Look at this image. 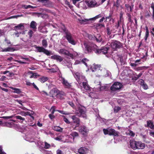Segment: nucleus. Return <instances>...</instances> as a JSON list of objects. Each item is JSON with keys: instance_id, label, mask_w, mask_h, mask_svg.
<instances>
[{"instance_id": "f257e3e1", "label": "nucleus", "mask_w": 154, "mask_h": 154, "mask_svg": "<svg viewBox=\"0 0 154 154\" xmlns=\"http://www.w3.org/2000/svg\"><path fill=\"white\" fill-rule=\"evenodd\" d=\"M84 45L88 53H91L93 51L97 54H105L107 53V51L109 49V48L104 47L99 49L96 45L90 42L88 43H84Z\"/></svg>"}, {"instance_id": "f03ea898", "label": "nucleus", "mask_w": 154, "mask_h": 154, "mask_svg": "<svg viewBox=\"0 0 154 154\" xmlns=\"http://www.w3.org/2000/svg\"><path fill=\"white\" fill-rule=\"evenodd\" d=\"M60 27L65 33V37L68 42L73 45H75L76 44V42L74 39L71 33L66 29L64 25H62Z\"/></svg>"}, {"instance_id": "7ed1b4c3", "label": "nucleus", "mask_w": 154, "mask_h": 154, "mask_svg": "<svg viewBox=\"0 0 154 154\" xmlns=\"http://www.w3.org/2000/svg\"><path fill=\"white\" fill-rule=\"evenodd\" d=\"M54 93H56V97L61 100L64 99V97L65 95V93L63 91H60L57 88H54L51 90L50 92V96L54 97Z\"/></svg>"}, {"instance_id": "20e7f679", "label": "nucleus", "mask_w": 154, "mask_h": 154, "mask_svg": "<svg viewBox=\"0 0 154 154\" xmlns=\"http://www.w3.org/2000/svg\"><path fill=\"white\" fill-rule=\"evenodd\" d=\"M103 131L104 134H109V135H113L115 136H118L119 135V133L116 131L114 129L110 128H107L106 129H103Z\"/></svg>"}, {"instance_id": "39448f33", "label": "nucleus", "mask_w": 154, "mask_h": 154, "mask_svg": "<svg viewBox=\"0 0 154 154\" xmlns=\"http://www.w3.org/2000/svg\"><path fill=\"white\" fill-rule=\"evenodd\" d=\"M111 46L114 51H117L118 49L123 47V44L119 41L115 40L111 42Z\"/></svg>"}, {"instance_id": "423d86ee", "label": "nucleus", "mask_w": 154, "mask_h": 154, "mask_svg": "<svg viewBox=\"0 0 154 154\" xmlns=\"http://www.w3.org/2000/svg\"><path fill=\"white\" fill-rule=\"evenodd\" d=\"M75 114L79 117H82L85 119H87L86 112L82 107H79L76 111Z\"/></svg>"}, {"instance_id": "0eeeda50", "label": "nucleus", "mask_w": 154, "mask_h": 154, "mask_svg": "<svg viewBox=\"0 0 154 154\" xmlns=\"http://www.w3.org/2000/svg\"><path fill=\"white\" fill-rule=\"evenodd\" d=\"M74 76L79 84L83 82L86 81L85 77L79 72L75 73Z\"/></svg>"}, {"instance_id": "6e6552de", "label": "nucleus", "mask_w": 154, "mask_h": 154, "mask_svg": "<svg viewBox=\"0 0 154 154\" xmlns=\"http://www.w3.org/2000/svg\"><path fill=\"white\" fill-rule=\"evenodd\" d=\"M122 87V85L120 82H115L110 87V90L112 91H116L119 90Z\"/></svg>"}, {"instance_id": "1a4fd4ad", "label": "nucleus", "mask_w": 154, "mask_h": 154, "mask_svg": "<svg viewBox=\"0 0 154 154\" xmlns=\"http://www.w3.org/2000/svg\"><path fill=\"white\" fill-rule=\"evenodd\" d=\"M102 17V15H101V14H100L94 17L91 18L89 19V20H94L96 19H98V18H100ZM78 21L82 23H84L85 24H86L87 23V22L89 20H88L86 19H82V18H80L78 19Z\"/></svg>"}, {"instance_id": "9d476101", "label": "nucleus", "mask_w": 154, "mask_h": 154, "mask_svg": "<svg viewBox=\"0 0 154 154\" xmlns=\"http://www.w3.org/2000/svg\"><path fill=\"white\" fill-rule=\"evenodd\" d=\"M94 83L96 86V87H94V88L97 90V91H102L106 89V86H101V82L100 81L99 82L95 81Z\"/></svg>"}, {"instance_id": "9b49d317", "label": "nucleus", "mask_w": 154, "mask_h": 154, "mask_svg": "<svg viewBox=\"0 0 154 154\" xmlns=\"http://www.w3.org/2000/svg\"><path fill=\"white\" fill-rule=\"evenodd\" d=\"M39 2L47 7H51L53 6L52 2L49 0H39Z\"/></svg>"}, {"instance_id": "f8f14e48", "label": "nucleus", "mask_w": 154, "mask_h": 154, "mask_svg": "<svg viewBox=\"0 0 154 154\" xmlns=\"http://www.w3.org/2000/svg\"><path fill=\"white\" fill-rule=\"evenodd\" d=\"M79 131L83 135H85L88 131V130L85 125H82L79 127Z\"/></svg>"}, {"instance_id": "ddd939ff", "label": "nucleus", "mask_w": 154, "mask_h": 154, "mask_svg": "<svg viewBox=\"0 0 154 154\" xmlns=\"http://www.w3.org/2000/svg\"><path fill=\"white\" fill-rule=\"evenodd\" d=\"M89 149L85 147H81L78 149V152L79 154H85L86 153H90Z\"/></svg>"}, {"instance_id": "4468645a", "label": "nucleus", "mask_w": 154, "mask_h": 154, "mask_svg": "<svg viewBox=\"0 0 154 154\" xmlns=\"http://www.w3.org/2000/svg\"><path fill=\"white\" fill-rule=\"evenodd\" d=\"M39 52H43L47 56H50L51 54V52L48 51L42 47H39Z\"/></svg>"}, {"instance_id": "2eb2a0df", "label": "nucleus", "mask_w": 154, "mask_h": 154, "mask_svg": "<svg viewBox=\"0 0 154 154\" xmlns=\"http://www.w3.org/2000/svg\"><path fill=\"white\" fill-rule=\"evenodd\" d=\"M70 117L71 118L73 121L71 123V125H72L73 123H80V119L76 117L75 115L71 116Z\"/></svg>"}, {"instance_id": "dca6fc26", "label": "nucleus", "mask_w": 154, "mask_h": 154, "mask_svg": "<svg viewBox=\"0 0 154 154\" xmlns=\"http://www.w3.org/2000/svg\"><path fill=\"white\" fill-rule=\"evenodd\" d=\"M82 86V88L87 91H90L91 89V88L88 85L87 81L85 82H83Z\"/></svg>"}, {"instance_id": "f3484780", "label": "nucleus", "mask_w": 154, "mask_h": 154, "mask_svg": "<svg viewBox=\"0 0 154 154\" xmlns=\"http://www.w3.org/2000/svg\"><path fill=\"white\" fill-rule=\"evenodd\" d=\"M59 52L60 53L70 57H72L73 55L69 52V51L64 49H60L59 51Z\"/></svg>"}, {"instance_id": "a211bd4d", "label": "nucleus", "mask_w": 154, "mask_h": 154, "mask_svg": "<svg viewBox=\"0 0 154 154\" xmlns=\"http://www.w3.org/2000/svg\"><path fill=\"white\" fill-rule=\"evenodd\" d=\"M51 68L48 69H47L51 72L52 73H54L57 72L58 70V68L54 64L52 65L49 66Z\"/></svg>"}, {"instance_id": "6ab92c4d", "label": "nucleus", "mask_w": 154, "mask_h": 154, "mask_svg": "<svg viewBox=\"0 0 154 154\" xmlns=\"http://www.w3.org/2000/svg\"><path fill=\"white\" fill-rule=\"evenodd\" d=\"M88 5L90 7L93 8L99 6V5L97 4L94 0H92L88 2Z\"/></svg>"}, {"instance_id": "aec40b11", "label": "nucleus", "mask_w": 154, "mask_h": 154, "mask_svg": "<svg viewBox=\"0 0 154 154\" xmlns=\"http://www.w3.org/2000/svg\"><path fill=\"white\" fill-rule=\"evenodd\" d=\"M21 115L22 116H29L31 118V121L33 120L34 119V117L33 116H32V115L34 113H31L30 112H24L23 111L21 112Z\"/></svg>"}, {"instance_id": "412c9836", "label": "nucleus", "mask_w": 154, "mask_h": 154, "mask_svg": "<svg viewBox=\"0 0 154 154\" xmlns=\"http://www.w3.org/2000/svg\"><path fill=\"white\" fill-rule=\"evenodd\" d=\"M130 146L131 148L134 149H137V146H136L137 141L134 140H130Z\"/></svg>"}, {"instance_id": "4be33fe9", "label": "nucleus", "mask_w": 154, "mask_h": 154, "mask_svg": "<svg viewBox=\"0 0 154 154\" xmlns=\"http://www.w3.org/2000/svg\"><path fill=\"white\" fill-rule=\"evenodd\" d=\"M95 41H96V42L98 43L102 42V43H103L104 42V41H103L102 37L100 34H97V35L95 36Z\"/></svg>"}, {"instance_id": "5701e85b", "label": "nucleus", "mask_w": 154, "mask_h": 154, "mask_svg": "<svg viewBox=\"0 0 154 154\" xmlns=\"http://www.w3.org/2000/svg\"><path fill=\"white\" fill-rule=\"evenodd\" d=\"M137 149H143L145 147V144L142 143L140 141H137Z\"/></svg>"}, {"instance_id": "b1692460", "label": "nucleus", "mask_w": 154, "mask_h": 154, "mask_svg": "<svg viewBox=\"0 0 154 154\" xmlns=\"http://www.w3.org/2000/svg\"><path fill=\"white\" fill-rule=\"evenodd\" d=\"M147 122V125H145V127H148L152 129H154V125L151 120L148 121Z\"/></svg>"}, {"instance_id": "393cba45", "label": "nucleus", "mask_w": 154, "mask_h": 154, "mask_svg": "<svg viewBox=\"0 0 154 154\" xmlns=\"http://www.w3.org/2000/svg\"><path fill=\"white\" fill-rule=\"evenodd\" d=\"M51 59L56 60L57 61H59L60 62L63 60L62 57L59 56L57 55H54L51 57Z\"/></svg>"}, {"instance_id": "a878e982", "label": "nucleus", "mask_w": 154, "mask_h": 154, "mask_svg": "<svg viewBox=\"0 0 154 154\" xmlns=\"http://www.w3.org/2000/svg\"><path fill=\"white\" fill-rule=\"evenodd\" d=\"M26 76L29 78H35L36 75L33 73L32 71H29L27 73Z\"/></svg>"}, {"instance_id": "bb28decb", "label": "nucleus", "mask_w": 154, "mask_h": 154, "mask_svg": "<svg viewBox=\"0 0 154 154\" xmlns=\"http://www.w3.org/2000/svg\"><path fill=\"white\" fill-rule=\"evenodd\" d=\"M125 6L127 9L128 12H131L132 11V9H133L134 5L132 4L131 6H130L128 4H125Z\"/></svg>"}, {"instance_id": "cd10ccee", "label": "nucleus", "mask_w": 154, "mask_h": 154, "mask_svg": "<svg viewBox=\"0 0 154 154\" xmlns=\"http://www.w3.org/2000/svg\"><path fill=\"white\" fill-rule=\"evenodd\" d=\"M61 79L62 80V83L64 85L67 87H69L70 86L69 83L64 78H61Z\"/></svg>"}, {"instance_id": "c85d7f7f", "label": "nucleus", "mask_w": 154, "mask_h": 154, "mask_svg": "<svg viewBox=\"0 0 154 154\" xmlns=\"http://www.w3.org/2000/svg\"><path fill=\"white\" fill-rule=\"evenodd\" d=\"M145 29H146V33H145V35L144 37V39L145 41H146L149 36V31L148 27L147 26H145Z\"/></svg>"}, {"instance_id": "c756f323", "label": "nucleus", "mask_w": 154, "mask_h": 154, "mask_svg": "<svg viewBox=\"0 0 154 154\" xmlns=\"http://www.w3.org/2000/svg\"><path fill=\"white\" fill-rule=\"evenodd\" d=\"M103 71L104 73L103 75L105 76V77L108 76L111 74V73L109 71L105 69H103Z\"/></svg>"}, {"instance_id": "7c9ffc66", "label": "nucleus", "mask_w": 154, "mask_h": 154, "mask_svg": "<svg viewBox=\"0 0 154 154\" xmlns=\"http://www.w3.org/2000/svg\"><path fill=\"white\" fill-rule=\"evenodd\" d=\"M53 129L55 131L58 132H62L63 130V129L58 126H54L53 127Z\"/></svg>"}, {"instance_id": "2f4dec72", "label": "nucleus", "mask_w": 154, "mask_h": 154, "mask_svg": "<svg viewBox=\"0 0 154 154\" xmlns=\"http://www.w3.org/2000/svg\"><path fill=\"white\" fill-rule=\"evenodd\" d=\"M36 24L34 21H32L31 22L30 24V27L31 28H33V29H36Z\"/></svg>"}, {"instance_id": "473e14b6", "label": "nucleus", "mask_w": 154, "mask_h": 154, "mask_svg": "<svg viewBox=\"0 0 154 154\" xmlns=\"http://www.w3.org/2000/svg\"><path fill=\"white\" fill-rule=\"evenodd\" d=\"M100 67V65H97L94 66L93 67H92L91 68V69L92 71V72H94L97 69H99V68Z\"/></svg>"}, {"instance_id": "72a5a7b5", "label": "nucleus", "mask_w": 154, "mask_h": 154, "mask_svg": "<svg viewBox=\"0 0 154 154\" xmlns=\"http://www.w3.org/2000/svg\"><path fill=\"white\" fill-rule=\"evenodd\" d=\"M15 117L16 119L20 120L21 123H23V122L25 120V119L20 116H15Z\"/></svg>"}, {"instance_id": "f704fd0d", "label": "nucleus", "mask_w": 154, "mask_h": 154, "mask_svg": "<svg viewBox=\"0 0 154 154\" xmlns=\"http://www.w3.org/2000/svg\"><path fill=\"white\" fill-rule=\"evenodd\" d=\"M11 88L12 90H14V93H15L18 94H19L21 92V90L20 89L13 87Z\"/></svg>"}, {"instance_id": "c9c22d12", "label": "nucleus", "mask_w": 154, "mask_h": 154, "mask_svg": "<svg viewBox=\"0 0 154 154\" xmlns=\"http://www.w3.org/2000/svg\"><path fill=\"white\" fill-rule=\"evenodd\" d=\"M48 79V78L47 77L42 76L40 78V81L42 83H44Z\"/></svg>"}, {"instance_id": "e433bc0d", "label": "nucleus", "mask_w": 154, "mask_h": 154, "mask_svg": "<svg viewBox=\"0 0 154 154\" xmlns=\"http://www.w3.org/2000/svg\"><path fill=\"white\" fill-rule=\"evenodd\" d=\"M39 17H41L43 18H45L48 17V16L47 14H44V12H43V13L39 12Z\"/></svg>"}, {"instance_id": "4c0bfd02", "label": "nucleus", "mask_w": 154, "mask_h": 154, "mask_svg": "<svg viewBox=\"0 0 154 154\" xmlns=\"http://www.w3.org/2000/svg\"><path fill=\"white\" fill-rule=\"evenodd\" d=\"M149 67V66H143L138 67L137 69L138 70H142L146 69Z\"/></svg>"}, {"instance_id": "58836bf2", "label": "nucleus", "mask_w": 154, "mask_h": 154, "mask_svg": "<svg viewBox=\"0 0 154 154\" xmlns=\"http://www.w3.org/2000/svg\"><path fill=\"white\" fill-rule=\"evenodd\" d=\"M70 135H71L73 137V140L74 139V137H78L79 136L77 132L74 131V132H72L70 134Z\"/></svg>"}, {"instance_id": "ea45409f", "label": "nucleus", "mask_w": 154, "mask_h": 154, "mask_svg": "<svg viewBox=\"0 0 154 154\" xmlns=\"http://www.w3.org/2000/svg\"><path fill=\"white\" fill-rule=\"evenodd\" d=\"M42 44L44 47L46 48L47 46V41L45 39L43 40L42 41Z\"/></svg>"}, {"instance_id": "a19ab883", "label": "nucleus", "mask_w": 154, "mask_h": 154, "mask_svg": "<svg viewBox=\"0 0 154 154\" xmlns=\"http://www.w3.org/2000/svg\"><path fill=\"white\" fill-rule=\"evenodd\" d=\"M105 25L104 24L98 23L96 25V27L97 28H100L102 27H104Z\"/></svg>"}, {"instance_id": "79ce46f5", "label": "nucleus", "mask_w": 154, "mask_h": 154, "mask_svg": "<svg viewBox=\"0 0 154 154\" xmlns=\"http://www.w3.org/2000/svg\"><path fill=\"white\" fill-rule=\"evenodd\" d=\"M151 7L153 10L152 18L153 20H154V3H153L151 4Z\"/></svg>"}, {"instance_id": "37998d69", "label": "nucleus", "mask_w": 154, "mask_h": 154, "mask_svg": "<svg viewBox=\"0 0 154 154\" xmlns=\"http://www.w3.org/2000/svg\"><path fill=\"white\" fill-rule=\"evenodd\" d=\"M88 37L89 39L95 41V36H94L91 35H89Z\"/></svg>"}, {"instance_id": "c03bdc74", "label": "nucleus", "mask_w": 154, "mask_h": 154, "mask_svg": "<svg viewBox=\"0 0 154 154\" xmlns=\"http://www.w3.org/2000/svg\"><path fill=\"white\" fill-rule=\"evenodd\" d=\"M43 11V12H46L47 13H51V11H50V10H48V9H43L42 8L39 9V11Z\"/></svg>"}, {"instance_id": "a18cd8bd", "label": "nucleus", "mask_w": 154, "mask_h": 154, "mask_svg": "<svg viewBox=\"0 0 154 154\" xmlns=\"http://www.w3.org/2000/svg\"><path fill=\"white\" fill-rule=\"evenodd\" d=\"M55 106H52L50 110V111L51 112V114H53L54 112L55 111Z\"/></svg>"}, {"instance_id": "49530a36", "label": "nucleus", "mask_w": 154, "mask_h": 154, "mask_svg": "<svg viewBox=\"0 0 154 154\" xmlns=\"http://www.w3.org/2000/svg\"><path fill=\"white\" fill-rule=\"evenodd\" d=\"M59 112L62 114L66 115H70V114H71V113L70 112H67L64 111L63 110H60V111H59Z\"/></svg>"}, {"instance_id": "de8ad7c7", "label": "nucleus", "mask_w": 154, "mask_h": 154, "mask_svg": "<svg viewBox=\"0 0 154 154\" xmlns=\"http://www.w3.org/2000/svg\"><path fill=\"white\" fill-rule=\"evenodd\" d=\"M22 7L26 9H27L29 8H33V6L29 5H23Z\"/></svg>"}, {"instance_id": "09e8293b", "label": "nucleus", "mask_w": 154, "mask_h": 154, "mask_svg": "<svg viewBox=\"0 0 154 154\" xmlns=\"http://www.w3.org/2000/svg\"><path fill=\"white\" fill-rule=\"evenodd\" d=\"M51 147V145L46 142H45L44 148L46 149L49 148Z\"/></svg>"}, {"instance_id": "8fccbe9b", "label": "nucleus", "mask_w": 154, "mask_h": 154, "mask_svg": "<svg viewBox=\"0 0 154 154\" xmlns=\"http://www.w3.org/2000/svg\"><path fill=\"white\" fill-rule=\"evenodd\" d=\"M122 17V14H121V16L120 17V20L118 21V23L115 26V27L116 28L118 29L120 23L121 22V18Z\"/></svg>"}, {"instance_id": "3c124183", "label": "nucleus", "mask_w": 154, "mask_h": 154, "mask_svg": "<svg viewBox=\"0 0 154 154\" xmlns=\"http://www.w3.org/2000/svg\"><path fill=\"white\" fill-rule=\"evenodd\" d=\"M143 74L141 72H140L138 75H136L134 76L135 79L136 80L138 79L139 78L141 77V76Z\"/></svg>"}, {"instance_id": "603ef678", "label": "nucleus", "mask_w": 154, "mask_h": 154, "mask_svg": "<svg viewBox=\"0 0 154 154\" xmlns=\"http://www.w3.org/2000/svg\"><path fill=\"white\" fill-rule=\"evenodd\" d=\"M127 15L128 16V21L131 23H132L133 21L131 19V15L129 13H127Z\"/></svg>"}, {"instance_id": "864d4df0", "label": "nucleus", "mask_w": 154, "mask_h": 154, "mask_svg": "<svg viewBox=\"0 0 154 154\" xmlns=\"http://www.w3.org/2000/svg\"><path fill=\"white\" fill-rule=\"evenodd\" d=\"M88 61V60L86 58H84L82 60V62L83 63H84L85 65L87 66V63L86 62Z\"/></svg>"}, {"instance_id": "5fc2aeb1", "label": "nucleus", "mask_w": 154, "mask_h": 154, "mask_svg": "<svg viewBox=\"0 0 154 154\" xmlns=\"http://www.w3.org/2000/svg\"><path fill=\"white\" fill-rule=\"evenodd\" d=\"M120 3V0H117L116 4H114V5L116 6L117 7H119Z\"/></svg>"}, {"instance_id": "6e6d98bb", "label": "nucleus", "mask_w": 154, "mask_h": 154, "mask_svg": "<svg viewBox=\"0 0 154 154\" xmlns=\"http://www.w3.org/2000/svg\"><path fill=\"white\" fill-rule=\"evenodd\" d=\"M121 109L120 107H116L114 109V111L115 112H117L119 110Z\"/></svg>"}, {"instance_id": "4d7b16f0", "label": "nucleus", "mask_w": 154, "mask_h": 154, "mask_svg": "<svg viewBox=\"0 0 154 154\" xmlns=\"http://www.w3.org/2000/svg\"><path fill=\"white\" fill-rule=\"evenodd\" d=\"M54 87L55 86L51 83H50L48 85V88L50 89H51L52 88H53V89L54 88H54Z\"/></svg>"}, {"instance_id": "13d9d810", "label": "nucleus", "mask_w": 154, "mask_h": 154, "mask_svg": "<svg viewBox=\"0 0 154 154\" xmlns=\"http://www.w3.org/2000/svg\"><path fill=\"white\" fill-rule=\"evenodd\" d=\"M12 49H13L12 48H11L10 47H8L7 48L4 49L3 50V51H5V52L9 51H11V50H12Z\"/></svg>"}, {"instance_id": "bf43d9fd", "label": "nucleus", "mask_w": 154, "mask_h": 154, "mask_svg": "<svg viewBox=\"0 0 154 154\" xmlns=\"http://www.w3.org/2000/svg\"><path fill=\"white\" fill-rule=\"evenodd\" d=\"M141 86H142V87L144 89H147L148 88V86L145 83H144Z\"/></svg>"}, {"instance_id": "052dcab7", "label": "nucleus", "mask_w": 154, "mask_h": 154, "mask_svg": "<svg viewBox=\"0 0 154 154\" xmlns=\"http://www.w3.org/2000/svg\"><path fill=\"white\" fill-rule=\"evenodd\" d=\"M33 33V31L32 30H29V32H28V35L29 36V37L30 38L32 37V34Z\"/></svg>"}, {"instance_id": "680f3d73", "label": "nucleus", "mask_w": 154, "mask_h": 154, "mask_svg": "<svg viewBox=\"0 0 154 154\" xmlns=\"http://www.w3.org/2000/svg\"><path fill=\"white\" fill-rule=\"evenodd\" d=\"M48 116L51 120L54 119L55 117V116L53 114H50L48 115Z\"/></svg>"}, {"instance_id": "e2e57ef3", "label": "nucleus", "mask_w": 154, "mask_h": 154, "mask_svg": "<svg viewBox=\"0 0 154 154\" xmlns=\"http://www.w3.org/2000/svg\"><path fill=\"white\" fill-rule=\"evenodd\" d=\"M139 83L141 86L143 84L145 83L144 80L143 79H140L139 80Z\"/></svg>"}, {"instance_id": "0e129e2a", "label": "nucleus", "mask_w": 154, "mask_h": 154, "mask_svg": "<svg viewBox=\"0 0 154 154\" xmlns=\"http://www.w3.org/2000/svg\"><path fill=\"white\" fill-rule=\"evenodd\" d=\"M26 84L27 85L29 86H31V85H32V83H30L29 80H26Z\"/></svg>"}, {"instance_id": "69168bd1", "label": "nucleus", "mask_w": 154, "mask_h": 154, "mask_svg": "<svg viewBox=\"0 0 154 154\" xmlns=\"http://www.w3.org/2000/svg\"><path fill=\"white\" fill-rule=\"evenodd\" d=\"M129 134L131 136L134 137V136L135 134L131 131H129Z\"/></svg>"}, {"instance_id": "338daca9", "label": "nucleus", "mask_w": 154, "mask_h": 154, "mask_svg": "<svg viewBox=\"0 0 154 154\" xmlns=\"http://www.w3.org/2000/svg\"><path fill=\"white\" fill-rule=\"evenodd\" d=\"M68 103L73 108H74L75 106L74 103H72V102L71 101H69L68 102Z\"/></svg>"}, {"instance_id": "774afa93", "label": "nucleus", "mask_w": 154, "mask_h": 154, "mask_svg": "<svg viewBox=\"0 0 154 154\" xmlns=\"http://www.w3.org/2000/svg\"><path fill=\"white\" fill-rule=\"evenodd\" d=\"M106 30L107 32V34L108 35H110L111 34V32L110 31L109 28L108 27H107L106 28Z\"/></svg>"}]
</instances>
